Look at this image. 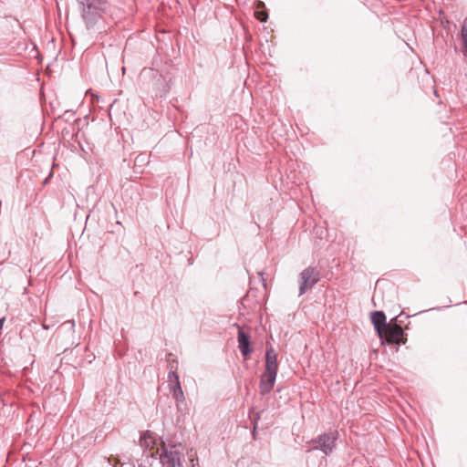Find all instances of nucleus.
I'll return each instance as SVG.
<instances>
[{
	"mask_svg": "<svg viewBox=\"0 0 467 467\" xmlns=\"http://www.w3.org/2000/svg\"><path fill=\"white\" fill-rule=\"evenodd\" d=\"M77 2L88 30L93 29L109 13L111 6V0H77Z\"/></svg>",
	"mask_w": 467,
	"mask_h": 467,
	"instance_id": "obj_1",
	"label": "nucleus"
},
{
	"mask_svg": "<svg viewBox=\"0 0 467 467\" xmlns=\"http://www.w3.org/2000/svg\"><path fill=\"white\" fill-rule=\"evenodd\" d=\"M392 318L389 322V326L383 330V339L382 344H394V345H402L406 343V338L404 337V331L400 325L398 324V317Z\"/></svg>",
	"mask_w": 467,
	"mask_h": 467,
	"instance_id": "obj_2",
	"label": "nucleus"
},
{
	"mask_svg": "<svg viewBox=\"0 0 467 467\" xmlns=\"http://www.w3.org/2000/svg\"><path fill=\"white\" fill-rule=\"evenodd\" d=\"M338 433L337 431H332L324 434L319 435L317 439L309 441L308 451L313 450H320L326 455L332 453L336 441L337 440Z\"/></svg>",
	"mask_w": 467,
	"mask_h": 467,
	"instance_id": "obj_3",
	"label": "nucleus"
},
{
	"mask_svg": "<svg viewBox=\"0 0 467 467\" xmlns=\"http://www.w3.org/2000/svg\"><path fill=\"white\" fill-rule=\"evenodd\" d=\"M182 452L179 446L171 445L162 447L160 455V462L162 467H182L181 462Z\"/></svg>",
	"mask_w": 467,
	"mask_h": 467,
	"instance_id": "obj_4",
	"label": "nucleus"
},
{
	"mask_svg": "<svg viewBox=\"0 0 467 467\" xmlns=\"http://www.w3.org/2000/svg\"><path fill=\"white\" fill-rule=\"evenodd\" d=\"M319 272L315 267H306L299 275V296L304 295L307 290L314 287L319 281Z\"/></svg>",
	"mask_w": 467,
	"mask_h": 467,
	"instance_id": "obj_5",
	"label": "nucleus"
},
{
	"mask_svg": "<svg viewBox=\"0 0 467 467\" xmlns=\"http://www.w3.org/2000/svg\"><path fill=\"white\" fill-rule=\"evenodd\" d=\"M277 373L265 371L260 379L259 389L262 396L268 394L274 388Z\"/></svg>",
	"mask_w": 467,
	"mask_h": 467,
	"instance_id": "obj_6",
	"label": "nucleus"
},
{
	"mask_svg": "<svg viewBox=\"0 0 467 467\" xmlns=\"http://www.w3.org/2000/svg\"><path fill=\"white\" fill-rule=\"evenodd\" d=\"M371 322L380 339H383V330L389 326L386 316L382 311L371 312Z\"/></svg>",
	"mask_w": 467,
	"mask_h": 467,
	"instance_id": "obj_7",
	"label": "nucleus"
},
{
	"mask_svg": "<svg viewBox=\"0 0 467 467\" xmlns=\"http://www.w3.org/2000/svg\"><path fill=\"white\" fill-rule=\"evenodd\" d=\"M238 347L243 357L246 358L253 352V348H251L250 336L242 330L241 327H238Z\"/></svg>",
	"mask_w": 467,
	"mask_h": 467,
	"instance_id": "obj_8",
	"label": "nucleus"
},
{
	"mask_svg": "<svg viewBox=\"0 0 467 467\" xmlns=\"http://www.w3.org/2000/svg\"><path fill=\"white\" fill-rule=\"evenodd\" d=\"M265 371H278L277 355L272 347L267 348L265 353Z\"/></svg>",
	"mask_w": 467,
	"mask_h": 467,
	"instance_id": "obj_9",
	"label": "nucleus"
},
{
	"mask_svg": "<svg viewBox=\"0 0 467 467\" xmlns=\"http://www.w3.org/2000/svg\"><path fill=\"white\" fill-rule=\"evenodd\" d=\"M461 51L467 59V17L464 19L461 30Z\"/></svg>",
	"mask_w": 467,
	"mask_h": 467,
	"instance_id": "obj_10",
	"label": "nucleus"
},
{
	"mask_svg": "<svg viewBox=\"0 0 467 467\" xmlns=\"http://www.w3.org/2000/svg\"><path fill=\"white\" fill-rule=\"evenodd\" d=\"M170 391L175 400L185 399L181 383L169 384Z\"/></svg>",
	"mask_w": 467,
	"mask_h": 467,
	"instance_id": "obj_11",
	"label": "nucleus"
},
{
	"mask_svg": "<svg viewBox=\"0 0 467 467\" xmlns=\"http://www.w3.org/2000/svg\"><path fill=\"white\" fill-rule=\"evenodd\" d=\"M177 369V364L174 365L173 363L170 364V371L168 374V379L170 381V384H174V382H180L179 376L176 372Z\"/></svg>",
	"mask_w": 467,
	"mask_h": 467,
	"instance_id": "obj_12",
	"label": "nucleus"
},
{
	"mask_svg": "<svg viewBox=\"0 0 467 467\" xmlns=\"http://www.w3.org/2000/svg\"><path fill=\"white\" fill-rule=\"evenodd\" d=\"M175 401H176V409H177L178 412H180L182 414H185L187 411V405L185 402V399L178 400Z\"/></svg>",
	"mask_w": 467,
	"mask_h": 467,
	"instance_id": "obj_13",
	"label": "nucleus"
},
{
	"mask_svg": "<svg viewBox=\"0 0 467 467\" xmlns=\"http://www.w3.org/2000/svg\"><path fill=\"white\" fill-rule=\"evenodd\" d=\"M256 18L261 22H265L268 18V15L265 12H257Z\"/></svg>",
	"mask_w": 467,
	"mask_h": 467,
	"instance_id": "obj_14",
	"label": "nucleus"
},
{
	"mask_svg": "<svg viewBox=\"0 0 467 467\" xmlns=\"http://www.w3.org/2000/svg\"><path fill=\"white\" fill-rule=\"evenodd\" d=\"M259 275H261V277H262L263 285L265 286V279H264V277H263V274H262V273H259Z\"/></svg>",
	"mask_w": 467,
	"mask_h": 467,
	"instance_id": "obj_15",
	"label": "nucleus"
},
{
	"mask_svg": "<svg viewBox=\"0 0 467 467\" xmlns=\"http://www.w3.org/2000/svg\"><path fill=\"white\" fill-rule=\"evenodd\" d=\"M71 323V327H75V322L72 320V321H69Z\"/></svg>",
	"mask_w": 467,
	"mask_h": 467,
	"instance_id": "obj_16",
	"label": "nucleus"
},
{
	"mask_svg": "<svg viewBox=\"0 0 467 467\" xmlns=\"http://www.w3.org/2000/svg\"><path fill=\"white\" fill-rule=\"evenodd\" d=\"M190 452H192V450H190ZM193 454L190 453L189 456L192 457Z\"/></svg>",
	"mask_w": 467,
	"mask_h": 467,
	"instance_id": "obj_17",
	"label": "nucleus"
}]
</instances>
